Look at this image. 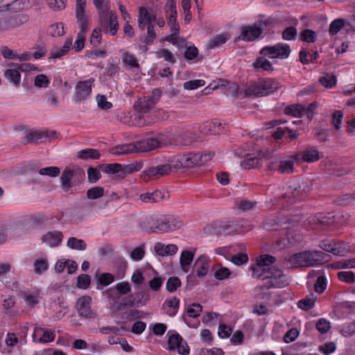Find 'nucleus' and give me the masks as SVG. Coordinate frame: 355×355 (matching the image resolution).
Listing matches in <instances>:
<instances>
[{
	"instance_id": "nucleus-1",
	"label": "nucleus",
	"mask_w": 355,
	"mask_h": 355,
	"mask_svg": "<svg viewBox=\"0 0 355 355\" xmlns=\"http://www.w3.org/2000/svg\"><path fill=\"white\" fill-rule=\"evenodd\" d=\"M182 226V222L173 216H164L161 218L150 216L147 222H144L143 229L148 234L164 233L170 231H175Z\"/></svg>"
},
{
	"instance_id": "nucleus-2",
	"label": "nucleus",
	"mask_w": 355,
	"mask_h": 355,
	"mask_svg": "<svg viewBox=\"0 0 355 355\" xmlns=\"http://www.w3.org/2000/svg\"><path fill=\"white\" fill-rule=\"evenodd\" d=\"M85 178L84 171L78 167L70 168L66 167L60 178L61 188L64 192H68L71 188L81 183Z\"/></svg>"
},
{
	"instance_id": "nucleus-3",
	"label": "nucleus",
	"mask_w": 355,
	"mask_h": 355,
	"mask_svg": "<svg viewBox=\"0 0 355 355\" xmlns=\"http://www.w3.org/2000/svg\"><path fill=\"white\" fill-rule=\"evenodd\" d=\"M273 22V19L270 17L266 20H259L255 21L252 26H244L240 28L241 34L239 38L250 42L257 39L263 31Z\"/></svg>"
},
{
	"instance_id": "nucleus-4",
	"label": "nucleus",
	"mask_w": 355,
	"mask_h": 355,
	"mask_svg": "<svg viewBox=\"0 0 355 355\" xmlns=\"http://www.w3.org/2000/svg\"><path fill=\"white\" fill-rule=\"evenodd\" d=\"M266 279L270 280L259 286L260 290L269 289L273 287L283 288L288 284L286 277L282 270L274 266L267 268Z\"/></svg>"
},
{
	"instance_id": "nucleus-5",
	"label": "nucleus",
	"mask_w": 355,
	"mask_h": 355,
	"mask_svg": "<svg viewBox=\"0 0 355 355\" xmlns=\"http://www.w3.org/2000/svg\"><path fill=\"white\" fill-rule=\"evenodd\" d=\"M291 52L288 44L279 42L273 46H266L260 51V54L267 58L281 60L288 58Z\"/></svg>"
},
{
	"instance_id": "nucleus-6",
	"label": "nucleus",
	"mask_w": 355,
	"mask_h": 355,
	"mask_svg": "<svg viewBox=\"0 0 355 355\" xmlns=\"http://www.w3.org/2000/svg\"><path fill=\"white\" fill-rule=\"evenodd\" d=\"M268 168L270 171H277L282 174H290L293 173L294 161L292 158L289 159H282L275 158L268 163Z\"/></svg>"
},
{
	"instance_id": "nucleus-7",
	"label": "nucleus",
	"mask_w": 355,
	"mask_h": 355,
	"mask_svg": "<svg viewBox=\"0 0 355 355\" xmlns=\"http://www.w3.org/2000/svg\"><path fill=\"white\" fill-rule=\"evenodd\" d=\"M308 267L322 265L330 261L331 257L321 250H306Z\"/></svg>"
},
{
	"instance_id": "nucleus-8",
	"label": "nucleus",
	"mask_w": 355,
	"mask_h": 355,
	"mask_svg": "<svg viewBox=\"0 0 355 355\" xmlns=\"http://www.w3.org/2000/svg\"><path fill=\"white\" fill-rule=\"evenodd\" d=\"M92 297L87 295L79 297L76 302L78 315L85 318H95V313L91 309Z\"/></svg>"
},
{
	"instance_id": "nucleus-9",
	"label": "nucleus",
	"mask_w": 355,
	"mask_h": 355,
	"mask_svg": "<svg viewBox=\"0 0 355 355\" xmlns=\"http://www.w3.org/2000/svg\"><path fill=\"white\" fill-rule=\"evenodd\" d=\"M173 169V168L172 164L158 165L157 166H151L146 169L143 172L141 178L144 179V180L148 181V178L149 177L159 178L160 176L168 175Z\"/></svg>"
},
{
	"instance_id": "nucleus-10",
	"label": "nucleus",
	"mask_w": 355,
	"mask_h": 355,
	"mask_svg": "<svg viewBox=\"0 0 355 355\" xmlns=\"http://www.w3.org/2000/svg\"><path fill=\"white\" fill-rule=\"evenodd\" d=\"M162 139L160 137L157 138L148 137L135 144L136 152H146L160 147Z\"/></svg>"
},
{
	"instance_id": "nucleus-11",
	"label": "nucleus",
	"mask_w": 355,
	"mask_h": 355,
	"mask_svg": "<svg viewBox=\"0 0 355 355\" xmlns=\"http://www.w3.org/2000/svg\"><path fill=\"white\" fill-rule=\"evenodd\" d=\"M209 262L210 259L205 254L200 255L195 261L191 272L196 273L198 277L203 278L208 272Z\"/></svg>"
},
{
	"instance_id": "nucleus-12",
	"label": "nucleus",
	"mask_w": 355,
	"mask_h": 355,
	"mask_svg": "<svg viewBox=\"0 0 355 355\" xmlns=\"http://www.w3.org/2000/svg\"><path fill=\"white\" fill-rule=\"evenodd\" d=\"M18 67V63L10 62L6 65L4 71V77L15 87H19L21 82L20 70Z\"/></svg>"
},
{
	"instance_id": "nucleus-13",
	"label": "nucleus",
	"mask_w": 355,
	"mask_h": 355,
	"mask_svg": "<svg viewBox=\"0 0 355 355\" xmlns=\"http://www.w3.org/2000/svg\"><path fill=\"white\" fill-rule=\"evenodd\" d=\"M94 79L91 78L87 80L80 81L76 86V99L82 101L88 97L92 92V85Z\"/></svg>"
},
{
	"instance_id": "nucleus-14",
	"label": "nucleus",
	"mask_w": 355,
	"mask_h": 355,
	"mask_svg": "<svg viewBox=\"0 0 355 355\" xmlns=\"http://www.w3.org/2000/svg\"><path fill=\"white\" fill-rule=\"evenodd\" d=\"M306 259V250L293 254L291 255L288 259H286V260L291 263V267L293 268H309Z\"/></svg>"
},
{
	"instance_id": "nucleus-15",
	"label": "nucleus",
	"mask_w": 355,
	"mask_h": 355,
	"mask_svg": "<svg viewBox=\"0 0 355 355\" xmlns=\"http://www.w3.org/2000/svg\"><path fill=\"white\" fill-rule=\"evenodd\" d=\"M196 249L193 248V250H183L181 252L180 257V264L183 272H188L191 264L193 260Z\"/></svg>"
},
{
	"instance_id": "nucleus-16",
	"label": "nucleus",
	"mask_w": 355,
	"mask_h": 355,
	"mask_svg": "<svg viewBox=\"0 0 355 355\" xmlns=\"http://www.w3.org/2000/svg\"><path fill=\"white\" fill-rule=\"evenodd\" d=\"M63 235L60 231L48 232L42 236V241L50 247L58 246L62 241Z\"/></svg>"
},
{
	"instance_id": "nucleus-17",
	"label": "nucleus",
	"mask_w": 355,
	"mask_h": 355,
	"mask_svg": "<svg viewBox=\"0 0 355 355\" xmlns=\"http://www.w3.org/2000/svg\"><path fill=\"white\" fill-rule=\"evenodd\" d=\"M224 125L221 123L215 121H207L200 125V132L204 134H220L224 129Z\"/></svg>"
},
{
	"instance_id": "nucleus-18",
	"label": "nucleus",
	"mask_w": 355,
	"mask_h": 355,
	"mask_svg": "<svg viewBox=\"0 0 355 355\" xmlns=\"http://www.w3.org/2000/svg\"><path fill=\"white\" fill-rule=\"evenodd\" d=\"M245 94L246 96L255 97L266 96V92H264L262 80L259 83L250 84L245 90Z\"/></svg>"
},
{
	"instance_id": "nucleus-19",
	"label": "nucleus",
	"mask_w": 355,
	"mask_h": 355,
	"mask_svg": "<svg viewBox=\"0 0 355 355\" xmlns=\"http://www.w3.org/2000/svg\"><path fill=\"white\" fill-rule=\"evenodd\" d=\"M230 38V36L227 33L218 34L216 35L214 37L211 38L208 40L207 44V49H213L220 47L223 44H225L227 40H229Z\"/></svg>"
},
{
	"instance_id": "nucleus-20",
	"label": "nucleus",
	"mask_w": 355,
	"mask_h": 355,
	"mask_svg": "<svg viewBox=\"0 0 355 355\" xmlns=\"http://www.w3.org/2000/svg\"><path fill=\"white\" fill-rule=\"evenodd\" d=\"M49 137V132H38V131H30L26 135V143L35 142L37 144L43 143Z\"/></svg>"
},
{
	"instance_id": "nucleus-21",
	"label": "nucleus",
	"mask_w": 355,
	"mask_h": 355,
	"mask_svg": "<svg viewBox=\"0 0 355 355\" xmlns=\"http://www.w3.org/2000/svg\"><path fill=\"white\" fill-rule=\"evenodd\" d=\"M110 153L114 155H121L136 152L135 144L118 145L110 149Z\"/></svg>"
},
{
	"instance_id": "nucleus-22",
	"label": "nucleus",
	"mask_w": 355,
	"mask_h": 355,
	"mask_svg": "<svg viewBox=\"0 0 355 355\" xmlns=\"http://www.w3.org/2000/svg\"><path fill=\"white\" fill-rule=\"evenodd\" d=\"M284 114L294 117H302L305 114L304 105L297 103L286 106L284 108Z\"/></svg>"
},
{
	"instance_id": "nucleus-23",
	"label": "nucleus",
	"mask_w": 355,
	"mask_h": 355,
	"mask_svg": "<svg viewBox=\"0 0 355 355\" xmlns=\"http://www.w3.org/2000/svg\"><path fill=\"white\" fill-rule=\"evenodd\" d=\"M165 306L171 308V310L166 311V313L170 317H174L178 312L180 300L177 297L166 299L162 305V308L164 309Z\"/></svg>"
},
{
	"instance_id": "nucleus-24",
	"label": "nucleus",
	"mask_w": 355,
	"mask_h": 355,
	"mask_svg": "<svg viewBox=\"0 0 355 355\" xmlns=\"http://www.w3.org/2000/svg\"><path fill=\"white\" fill-rule=\"evenodd\" d=\"M103 172L107 174H116L119 177L123 175V165L118 163L101 164L99 166Z\"/></svg>"
},
{
	"instance_id": "nucleus-25",
	"label": "nucleus",
	"mask_w": 355,
	"mask_h": 355,
	"mask_svg": "<svg viewBox=\"0 0 355 355\" xmlns=\"http://www.w3.org/2000/svg\"><path fill=\"white\" fill-rule=\"evenodd\" d=\"M317 297L313 293L309 294L305 298L298 301L297 306L304 311H309L315 306Z\"/></svg>"
},
{
	"instance_id": "nucleus-26",
	"label": "nucleus",
	"mask_w": 355,
	"mask_h": 355,
	"mask_svg": "<svg viewBox=\"0 0 355 355\" xmlns=\"http://www.w3.org/2000/svg\"><path fill=\"white\" fill-rule=\"evenodd\" d=\"M100 157L99 151L94 148H85L78 152V157L84 160L97 159Z\"/></svg>"
},
{
	"instance_id": "nucleus-27",
	"label": "nucleus",
	"mask_w": 355,
	"mask_h": 355,
	"mask_svg": "<svg viewBox=\"0 0 355 355\" xmlns=\"http://www.w3.org/2000/svg\"><path fill=\"white\" fill-rule=\"evenodd\" d=\"M302 159L305 162H315L320 159L319 151L314 147L307 148L304 151Z\"/></svg>"
},
{
	"instance_id": "nucleus-28",
	"label": "nucleus",
	"mask_w": 355,
	"mask_h": 355,
	"mask_svg": "<svg viewBox=\"0 0 355 355\" xmlns=\"http://www.w3.org/2000/svg\"><path fill=\"white\" fill-rule=\"evenodd\" d=\"M266 57L267 56L262 55L261 57L257 58L252 64L253 67L255 69L261 68L263 70L267 71H273L274 67L272 63L266 58Z\"/></svg>"
},
{
	"instance_id": "nucleus-29",
	"label": "nucleus",
	"mask_w": 355,
	"mask_h": 355,
	"mask_svg": "<svg viewBox=\"0 0 355 355\" xmlns=\"http://www.w3.org/2000/svg\"><path fill=\"white\" fill-rule=\"evenodd\" d=\"M259 161L260 159L258 157L247 154L240 165L244 169L254 168L259 166Z\"/></svg>"
},
{
	"instance_id": "nucleus-30",
	"label": "nucleus",
	"mask_w": 355,
	"mask_h": 355,
	"mask_svg": "<svg viewBox=\"0 0 355 355\" xmlns=\"http://www.w3.org/2000/svg\"><path fill=\"white\" fill-rule=\"evenodd\" d=\"M28 20V16L23 14H15L5 19V21L8 26H17Z\"/></svg>"
},
{
	"instance_id": "nucleus-31",
	"label": "nucleus",
	"mask_w": 355,
	"mask_h": 355,
	"mask_svg": "<svg viewBox=\"0 0 355 355\" xmlns=\"http://www.w3.org/2000/svg\"><path fill=\"white\" fill-rule=\"evenodd\" d=\"M262 83L264 87V92H266V96L274 93L280 87L279 82L272 78L263 80H262Z\"/></svg>"
},
{
	"instance_id": "nucleus-32",
	"label": "nucleus",
	"mask_w": 355,
	"mask_h": 355,
	"mask_svg": "<svg viewBox=\"0 0 355 355\" xmlns=\"http://www.w3.org/2000/svg\"><path fill=\"white\" fill-rule=\"evenodd\" d=\"M134 295L137 297L138 303V304H137V307L145 306L150 300V294L148 291L144 288L135 293Z\"/></svg>"
},
{
	"instance_id": "nucleus-33",
	"label": "nucleus",
	"mask_w": 355,
	"mask_h": 355,
	"mask_svg": "<svg viewBox=\"0 0 355 355\" xmlns=\"http://www.w3.org/2000/svg\"><path fill=\"white\" fill-rule=\"evenodd\" d=\"M195 135L193 133L183 132L178 136L176 141L180 146H187L190 145L195 140Z\"/></svg>"
},
{
	"instance_id": "nucleus-34",
	"label": "nucleus",
	"mask_w": 355,
	"mask_h": 355,
	"mask_svg": "<svg viewBox=\"0 0 355 355\" xmlns=\"http://www.w3.org/2000/svg\"><path fill=\"white\" fill-rule=\"evenodd\" d=\"M350 251V245L349 243L343 241H335L334 248V255L344 256L346 253Z\"/></svg>"
},
{
	"instance_id": "nucleus-35",
	"label": "nucleus",
	"mask_w": 355,
	"mask_h": 355,
	"mask_svg": "<svg viewBox=\"0 0 355 355\" xmlns=\"http://www.w3.org/2000/svg\"><path fill=\"white\" fill-rule=\"evenodd\" d=\"M300 40L307 43H313L317 40L316 33L309 28H306L301 31L300 34Z\"/></svg>"
},
{
	"instance_id": "nucleus-36",
	"label": "nucleus",
	"mask_w": 355,
	"mask_h": 355,
	"mask_svg": "<svg viewBox=\"0 0 355 355\" xmlns=\"http://www.w3.org/2000/svg\"><path fill=\"white\" fill-rule=\"evenodd\" d=\"M96 277H97L98 288L99 286H106L114 281V276L109 272H103L98 277L96 275Z\"/></svg>"
},
{
	"instance_id": "nucleus-37",
	"label": "nucleus",
	"mask_w": 355,
	"mask_h": 355,
	"mask_svg": "<svg viewBox=\"0 0 355 355\" xmlns=\"http://www.w3.org/2000/svg\"><path fill=\"white\" fill-rule=\"evenodd\" d=\"M123 62L130 68H139V64L135 56L128 52H125L121 56Z\"/></svg>"
},
{
	"instance_id": "nucleus-38",
	"label": "nucleus",
	"mask_w": 355,
	"mask_h": 355,
	"mask_svg": "<svg viewBox=\"0 0 355 355\" xmlns=\"http://www.w3.org/2000/svg\"><path fill=\"white\" fill-rule=\"evenodd\" d=\"M67 246L74 250H85L87 248V244L83 239L70 237L67 241Z\"/></svg>"
},
{
	"instance_id": "nucleus-39",
	"label": "nucleus",
	"mask_w": 355,
	"mask_h": 355,
	"mask_svg": "<svg viewBox=\"0 0 355 355\" xmlns=\"http://www.w3.org/2000/svg\"><path fill=\"white\" fill-rule=\"evenodd\" d=\"M138 19L141 20L142 21L146 22L147 25L153 24V22L156 20L155 15H151L147 10L145 7H140L139 9V16Z\"/></svg>"
},
{
	"instance_id": "nucleus-40",
	"label": "nucleus",
	"mask_w": 355,
	"mask_h": 355,
	"mask_svg": "<svg viewBox=\"0 0 355 355\" xmlns=\"http://www.w3.org/2000/svg\"><path fill=\"white\" fill-rule=\"evenodd\" d=\"M72 44V39L68 38L65 40V42L62 47L60 50H56L55 51L51 52V58H60L64 54H66L70 49V47Z\"/></svg>"
},
{
	"instance_id": "nucleus-41",
	"label": "nucleus",
	"mask_w": 355,
	"mask_h": 355,
	"mask_svg": "<svg viewBox=\"0 0 355 355\" xmlns=\"http://www.w3.org/2000/svg\"><path fill=\"white\" fill-rule=\"evenodd\" d=\"M144 162L142 161L135 162L127 165H123V175L130 174L133 172L140 171L143 167Z\"/></svg>"
},
{
	"instance_id": "nucleus-42",
	"label": "nucleus",
	"mask_w": 355,
	"mask_h": 355,
	"mask_svg": "<svg viewBox=\"0 0 355 355\" xmlns=\"http://www.w3.org/2000/svg\"><path fill=\"white\" fill-rule=\"evenodd\" d=\"M235 205L243 211H249L252 209L257 205L256 202H252L247 199L237 198L235 200Z\"/></svg>"
},
{
	"instance_id": "nucleus-43",
	"label": "nucleus",
	"mask_w": 355,
	"mask_h": 355,
	"mask_svg": "<svg viewBox=\"0 0 355 355\" xmlns=\"http://www.w3.org/2000/svg\"><path fill=\"white\" fill-rule=\"evenodd\" d=\"M49 268V263L46 259H38L34 262V271L37 275H42Z\"/></svg>"
},
{
	"instance_id": "nucleus-44",
	"label": "nucleus",
	"mask_w": 355,
	"mask_h": 355,
	"mask_svg": "<svg viewBox=\"0 0 355 355\" xmlns=\"http://www.w3.org/2000/svg\"><path fill=\"white\" fill-rule=\"evenodd\" d=\"M181 280L178 277H170L166 284V289L169 293H173L177 291L178 288L181 286Z\"/></svg>"
},
{
	"instance_id": "nucleus-45",
	"label": "nucleus",
	"mask_w": 355,
	"mask_h": 355,
	"mask_svg": "<svg viewBox=\"0 0 355 355\" xmlns=\"http://www.w3.org/2000/svg\"><path fill=\"white\" fill-rule=\"evenodd\" d=\"M187 159V158H186L184 155L178 156L174 160L172 161V166L173 169L175 171H178L180 168H190Z\"/></svg>"
},
{
	"instance_id": "nucleus-46",
	"label": "nucleus",
	"mask_w": 355,
	"mask_h": 355,
	"mask_svg": "<svg viewBox=\"0 0 355 355\" xmlns=\"http://www.w3.org/2000/svg\"><path fill=\"white\" fill-rule=\"evenodd\" d=\"M182 336L178 333H174L172 335L169 336L168 339V349L169 351H175L178 346V345L180 344V342L182 341Z\"/></svg>"
},
{
	"instance_id": "nucleus-47",
	"label": "nucleus",
	"mask_w": 355,
	"mask_h": 355,
	"mask_svg": "<svg viewBox=\"0 0 355 355\" xmlns=\"http://www.w3.org/2000/svg\"><path fill=\"white\" fill-rule=\"evenodd\" d=\"M345 25L343 19H336L334 20L329 26V32L331 35H336Z\"/></svg>"
},
{
	"instance_id": "nucleus-48",
	"label": "nucleus",
	"mask_w": 355,
	"mask_h": 355,
	"mask_svg": "<svg viewBox=\"0 0 355 355\" xmlns=\"http://www.w3.org/2000/svg\"><path fill=\"white\" fill-rule=\"evenodd\" d=\"M297 36V31L294 26L286 27L282 33V37L284 40H295Z\"/></svg>"
},
{
	"instance_id": "nucleus-49",
	"label": "nucleus",
	"mask_w": 355,
	"mask_h": 355,
	"mask_svg": "<svg viewBox=\"0 0 355 355\" xmlns=\"http://www.w3.org/2000/svg\"><path fill=\"white\" fill-rule=\"evenodd\" d=\"M49 34L52 37L62 36L64 34V24L62 23H56L49 26Z\"/></svg>"
},
{
	"instance_id": "nucleus-50",
	"label": "nucleus",
	"mask_w": 355,
	"mask_h": 355,
	"mask_svg": "<svg viewBox=\"0 0 355 355\" xmlns=\"http://www.w3.org/2000/svg\"><path fill=\"white\" fill-rule=\"evenodd\" d=\"M104 195V188L101 187H94L87 190V197L90 200H96Z\"/></svg>"
},
{
	"instance_id": "nucleus-51",
	"label": "nucleus",
	"mask_w": 355,
	"mask_h": 355,
	"mask_svg": "<svg viewBox=\"0 0 355 355\" xmlns=\"http://www.w3.org/2000/svg\"><path fill=\"white\" fill-rule=\"evenodd\" d=\"M115 264L116 266L117 276L119 279L123 278L125 270L127 268V262L126 261L121 257H119L116 259Z\"/></svg>"
},
{
	"instance_id": "nucleus-52",
	"label": "nucleus",
	"mask_w": 355,
	"mask_h": 355,
	"mask_svg": "<svg viewBox=\"0 0 355 355\" xmlns=\"http://www.w3.org/2000/svg\"><path fill=\"white\" fill-rule=\"evenodd\" d=\"M250 270L254 277L266 279L265 275H266L267 268L258 265V262H257L256 265L252 266Z\"/></svg>"
},
{
	"instance_id": "nucleus-53",
	"label": "nucleus",
	"mask_w": 355,
	"mask_h": 355,
	"mask_svg": "<svg viewBox=\"0 0 355 355\" xmlns=\"http://www.w3.org/2000/svg\"><path fill=\"white\" fill-rule=\"evenodd\" d=\"M38 172L39 174L42 175H48L52 178H55L60 175V170L57 166H48L40 168Z\"/></svg>"
},
{
	"instance_id": "nucleus-54",
	"label": "nucleus",
	"mask_w": 355,
	"mask_h": 355,
	"mask_svg": "<svg viewBox=\"0 0 355 355\" xmlns=\"http://www.w3.org/2000/svg\"><path fill=\"white\" fill-rule=\"evenodd\" d=\"M316 219L323 225H330L335 222L334 216L331 213L327 214L320 213L316 216Z\"/></svg>"
},
{
	"instance_id": "nucleus-55",
	"label": "nucleus",
	"mask_w": 355,
	"mask_h": 355,
	"mask_svg": "<svg viewBox=\"0 0 355 355\" xmlns=\"http://www.w3.org/2000/svg\"><path fill=\"white\" fill-rule=\"evenodd\" d=\"M340 281L352 284L355 282V275L352 271H341L337 274Z\"/></svg>"
},
{
	"instance_id": "nucleus-56",
	"label": "nucleus",
	"mask_w": 355,
	"mask_h": 355,
	"mask_svg": "<svg viewBox=\"0 0 355 355\" xmlns=\"http://www.w3.org/2000/svg\"><path fill=\"white\" fill-rule=\"evenodd\" d=\"M319 82L327 88H331L336 83V78L334 75L326 74L319 78Z\"/></svg>"
},
{
	"instance_id": "nucleus-57",
	"label": "nucleus",
	"mask_w": 355,
	"mask_h": 355,
	"mask_svg": "<svg viewBox=\"0 0 355 355\" xmlns=\"http://www.w3.org/2000/svg\"><path fill=\"white\" fill-rule=\"evenodd\" d=\"M114 288L119 296L127 295L131 291L130 284L128 282L117 283Z\"/></svg>"
},
{
	"instance_id": "nucleus-58",
	"label": "nucleus",
	"mask_w": 355,
	"mask_h": 355,
	"mask_svg": "<svg viewBox=\"0 0 355 355\" xmlns=\"http://www.w3.org/2000/svg\"><path fill=\"white\" fill-rule=\"evenodd\" d=\"M91 284V277L87 274H81L77 278L76 286L78 288H88Z\"/></svg>"
},
{
	"instance_id": "nucleus-59",
	"label": "nucleus",
	"mask_w": 355,
	"mask_h": 355,
	"mask_svg": "<svg viewBox=\"0 0 355 355\" xmlns=\"http://www.w3.org/2000/svg\"><path fill=\"white\" fill-rule=\"evenodd\" d=\"M276 261V258L270 254H263L257 259L258 265L268 268L271 263Z\"/></svg>"
},
{
	"instance_id": "nucleus-60",
	"label": "nucleus",
	"mask_w": 355,
	"mask_h": 355,
	"mask_svg": "<svg viewBox=\"0 0 355 355\" xmlns=\"http://www.w3.org/2000/svg\"><path fill=\"white\" fill-rule=\"evenodd\" d=\"M343 119V112L342 110H336L332 114V124L336 130L341 128V124Z\"/></svg>"
},
{
	"instance_id": "nucleus-61",
	"label": "nucleus",
	"mask_w": 355,
	"mask_h": 355,
	"mask_svg": "<svg viewBox=\"0 0 355 355\" xmlns=\"http://www.w3.org/2000/svg\"><path fill=\"white\" fill-rule=\"evenodd\" d=\"M42 335L40 336L37 343H47L52 342L55 340V333L54 331H51L49 330L44 331L41 333Z\"/></svg>"
},
{
	"instance_id": "nucleus-62",
	"label": "nucleus",
	"mask_w": 355,
	"mask_h": 355,
	"mask_svg": "<svg viewBox=\"0 0 355 355\" xmlns=\"http://www.w3.org/2000/svg\"><path fill=\"white\" fill-rule=\"evenodd\" d=\"M198 54L199 51L198 48L194 45H191L187 47L184 53V57L187 60L190 61L196 58Z\"/></svg>"
},
{
	"instance_id": "nucleus-63",
	"label": "nucleus",
	"mask_w": 355,
	"mask_h": 355,
	"mask_svg": "<svg viewBox=\"0 0 355 355\" xmlns=\"http://www.w3.org/2000/svg\"><path fill=\"white\" fill-rule=\"evenodd\" d=\"M154 105L153 101L151 102L147 98L140 101L136 107L138 112L147 113L153 107Z\"/></svg>"
},
{
	"instance_id": "nucleus-64",
	"label": "nucleus",
	"mask_w": 355,
	"mask_h": 355,
	"mask_svg": "<svg viewBox=\"0 0 355 355\" xmlns=\"http://www.w3.org/2000/svg\"><path fill=\"white\" fill-rule=\"evenodd\" d=\"M340 333L344 336H352L355 334V322H352L345 324L341 330Z\"/></svg>"
}]
</instances>
